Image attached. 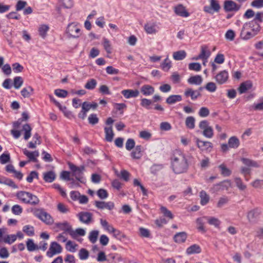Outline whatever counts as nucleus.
Segmentation results:
<instances>
[{"label": "nucleus", "instance_id": "nucleus-51", "mask_svg": "<svg viewBox=\"0 0 263 263\" xmlns=\"http://www.w3.org/2000/svg\"><path fill=\"white\" fill-rule=\"evenodd\" d=\"M10 161V156L9 153H4L0 156V163L2 164H6Z\"/></svg>", "mask_w": 263, "mask_h": 263}, {"label": "nucleus", "instance_id": "nucleus-26", "mask_svg": "<svg viewBox=\"0 0 263 263\" xmlns=\"http://www.w3.org/2000/svg\"><path fill=\"white\" fill-rule=\"evenodd\" d=\"M187 82L190 84L199 85L202 82V78L200 75L192 76L187 79Z\"/></svg>", "mask_w": 263, "mask_h": 263}, {"label": "nucleus", "instance_id": "nucleus-64", "mask_svg": "<svg viewBox=\"0 0 263 263\" xmlns=\"http://www.w3.org/2000/svg\"><path fill=\"white\" fill-rule=\"evenodd\" d=\"M203 135L208 138H211L213 136V129L212 127H209L206 129H204V130L202 132Z\"/></svg>", "mask_w": 263, "mask_h": 263}, {"label": "nucleus", "instance_id": "nucleus-11", "mask_svg": "<svg viewBox=\"0 0 263 263\" xmlns=\"http://www.w3.org/2000/svg\"><path fill=\"white\" fill-rule=\"evenodd\" d=\"M260 28L261 27L260 25H257V27H254L253 29H251L252 31H245V33L242 35L240 33V37L244 40L250 39L258 33V32L260 30Z\"/></svg>", "mask_w": 263, "mask_h": 263}, {"label": "nucleus", "instance_id": "nucleus-12", "mask_svg": "<svg viewBox=\"0 0 263 263\" xmlns=\"http://www.w3.org/2000/svg\"><path fill=\"white\" fill-rule=\"evenodd\" d=\"M211 55V52L208 49V48L206 46H202L201 47V52L198 55V57L196 58H193V60H198L199 59L205 61L208 60L209 57Z\"/></svg>", "mask_w": 263, "mask_h": 263}, {"label": "nucleus", "instance_id": "nucleus-55", "mask_svg": "<svg viewBox=\"0 0 263 263\" xmlns=\"http://www.w3.org/2000/svg\"><path fill=\"white\" fill-rule=\"evenodd\" d=\"M210 2V6L212 10L215 12H219L220 9V6L217 0H209Z\"/></svg>", "mask_w": 263, "mask_h": 263}, {"label": "nucleus", "instance_id": "nucleus-60", "mask_svg": "<svg viewBox=\"0 0 263 263\" xmlns=\"http://www.w3.org/2000/svg\"><path fill=\"white\" fill-rule=\"evenodd\" d=\"M234 180L236 186L240 190L243 191L246 189V185L243 183L242 181L240 178L236 177Z\"/></svg>", "mask_w": 263, "mask_h": 263}, {"label": "nucleus", "instance_id": "nucleus-61", "mask_svg": "<svg viewBox=\"0 0 263 263\" xmlns=\"http://www.w3.org/2000/svg\"><path fill=\"white\" fill-rule=\"evenodd\" d=\"M79 256L80 259L81 260L86 259L89 256V252L85 249H81L79 251Z\"/></svg>", "mask_w": 263, "mask_h": 263}, {"label": "nucleus", "instance_id": "nucleus-38", "mask_svg": "<svg viewBox=\"0 0 263 263\" xmlns=\"http://www.w3.org/2000/svg\"><path fill=\"white\" fill-rule=\"evenodd\" d=\"M97 106L98 104L96 102L90 103L87 102H84L82 104V108H83V109L88 111L90 109V108L95 109L97 107Z\"/></svg>", "mask_w": 263, "mask_h": 263}, {"label": "nucleus", "instance_id": "nucleus-32", "mask_svg": "<svg viewBox=\"0 0 263 263\" xmlns=\"http://www.w3.org/2000/svg\"><path fill=\"white\" fill-rule=\"evenodd\" d=\"M43 179L45 182H52L55 179V174L52 171H49L44 173Z\"/></svg>", "mask_w": 263, "mask_h": 263}, {"label": "nucleus", "instance_id": "nucleus-5", "mask_svg": "<svg viewBox=\"0 0 263 263\" xmlns=\"http://www.w3.org/2000/svg\"><path fill=\"white\" fill-rule=\"evenodd\" d=\"M231 186V181L229 180H224L219 183L214 184L211 189L212 193H216L223 190H228Z\"/></svg>", "mask_w": 263, "mask_h": 263}, {"label": "nucleus", "instance_id": "nucleus-13", "mask_svg": "<svg viewBox=\"0 0 263 263\" xmlns=\"http://www.w3.org/2000/svg\"><path fill=\"white\" fill-rule=\"evenodd\" d=\"M95 205L99 209H106L111 210L115 208V204L112 201L105 202L102 201H95Z\"/></svg>", "mask_w": 263, "mask_h": 263}, {"label": "nucleus", "instance_id": "nucleus-28", "mask_svg": "<svg viewBox=\"0 0 263 263\" xmlns=\"http://www.w3.org/2000/svg\"><path fill=\"white\" fill-rule=\"evenodd\" d=\"M240 144L239 140L236 136H233L229 138L228 145L230 148H237Z\"/></svg>", "mask_w": 263, "mask_h": 263}, {"label": "nucleus", "instance_id": "nucleus-16", "mask_svg": "<svg viewBox=\"0 0 263 263\" xmlns=\"http://www.w3.org/2000/svg\"><path fill=\"white\" fill-rule=\"evenodd\" d=\"M184 94L186 98L190 97L192 100H195L199 97L201 96V93L199 90H194L190 88H187L185 90Z\"/></svg>", "mask_w": 263, "mask_h": 263}, {"label": "nucleus", "instance_id": "nucleus-62", "mask_svg": "<svg viewBox=\"0 0 263 263\" xmlns=\"http://www.w3.org/2000/svg\"><path fill=\"white\" fill-rule=\"evenodd\" d=\"M39 179V173L36 171H32L26 178V180L29 183H31L33 179Z\"/></svg>", "mask_w": 263, "mask_h": 263}, {"label": "nucleus", "instance_id": "nucleus-39", "mask_svg": "<svg viewBox=\"0 0 263 263\" xmlns=\"http://www.w3.org/2000/svg\"><path fill=\"white\" fill-rule=\"evenodd\" d=\"M219 168L221 171V174L224 176L228 177L231 175L232 172L231 171L227 168L224 164H221L218 166Z\"/></svg>", "mask_w": 263, "mask_h": 263}, {"label": "nucleus", "instance_id": "nucleus-10", "mask_svg": "<svg viewBox=\"0 0 263 263\" xmlns=\"http://www.w3.org/2000/svg\"><path fill=\"white\" fill-rule=\"evenodd\" d=\"M79 220L83 223L89 224L92 220V215L87 212H81L77 214Z\"/></svg>", "mask_w": 263, "mask_h": 263}, {"label": "nucleus", "instance_id": "nucleus-3", "mask_svg": "<svg viewBox=\"0 0 263 263\" xmlns=\"http://www.w3.org/2000/svg\"><path fill=\"white\" fill-rule=\"evenodd\" d=\"M68 164L73 173V175L75 176L76 179L80 183H85L86 179L82 176L83 172L85 170L84 165L77 166L71 162H69Z\"/></svg>", "mask_w": 263, "mask_h": 263}, {"label": "nucleus", "instance_id": "nucleus-30", "mask_svg": "<svg viewBox=\"0 0 263 263\" xmlns=\"http://www.w3.org/2000/svg\"><path fill=\"white\" fill-rule=\"evenodd\" d=\"M104 131L105 134V140L108 142H111L114 136L112 126L105 127L104 128Z\"/></svg>", "mask_w": 263, "mask_h": 263}, {"label": "nucleus", "instance_id": "nucleus-41", "mask_svg": "<svg viewBox=\"0 0 263 263\" xmlns=\"http://www.w3.org/2000/svg\"><path fill=\"white\" fill-rule=\"evenodd\" d=\"M24 82L23 79L20 76H16L13 79V86L14 87L18 89H19L23 85Z\"/></svg>", "mask_w": 263, "mask_h": 263}, {"label": "nucleus", "instance_id": "nucleus-58", "mask_svg": "<svg viewBox=\"0 0 263 263\" xmlns=\"http://www.w3.org/2000/svg\"><path fill=\"white\" fill-rule=\"evenodd\" d=\"M152 104V101L146 98H143L141 100L140 105L147 109L151 108L150 105Z\"/></svg>", "mask_w": 263, "mask_h": 263}, {"label": "nucleus", "instance_id": "nucleus-6", "mask_svg": "<svg viewBox=\"0 0 263 263\" xmlns=\"http://www.w3.org/2000/svg\"><path fill=\"white\" fill-rule=\"evenodd\" d=\"M62 251V247L60 245L55 241L52 242L50 244L49 249L46 253V255L49 257H52L53 255L60 254Z\"/></svg>", "mask_w": 263, "mask_h": 263}, {"label": "nucleus", "instance_id": "nucleus-42", "mask_svg": "<svg viewBox=\"0 0 263 263\" xmlns=\"http://www.w3.org/2000/svg\"><path fill=\"white\" fill-rule=\"evenodd\" d=\"M97 84V81L94 79H91L87 81L84 87L87 89L93 90L96 87Z\"/></svg>", "mask_w": 263, "mask_h": 263}, {"label": "nucleus", "instance_id": "nucleus-4", "mask_svg": "<svg viewBox=\"0 0 263 263\" xmlns=\"http://www.w3.org/2000/svg\"><path fill=\"white\" fill-rule=\"evenodd\" d=\"M66 33L71 37L78 38L81 35V30L78 25L71 23L67 27Z\"/></svg>", "mask_w": 263, "mask_h": 263}, {"label": "nucleus", "instance_id": "nucleus-18", "mask_svg": "<svg viewBox=\"0 0 263 263\" xmlns=\"http://www.w3.org/2000/svg\"><path fill=\"white\" fill-rule=\"evenodd\" d=\"M175 13L182 17H187L189 16V12L185 10V8L181 4H179L174 8Z\"/></svg>", "mask_w": 263, "mask_h": 263}, {"label": "nucleus", "instance_id": "nucleus-34", "mask_svg": "<svg viewBox=\"0 0 263 263\" xmlns=\"http://www.w3.org/2000/svg\"><path fill=\"white\" fill-rule=\"evenodd\" d=\"M186 56V53L184 50H179L174 52L173 54V58L177 61L183 60Z\"/></svg>", "mask_w": 263, "mask_h": 263}, {"label": "nucleus", "instance_id": "nucleus-54", "mask_svg": "<svg viewBox=\"0 0 263 263\" xmlns=\"http://www.w3.org/2000/svg\"><path fill=\"white\" fill-rule=\"evenodd\" d=\"M49 27L46 25H41L39 28V32L40 36L43 38H44L46 35L47 32L49 30Z\"/></svg>", "mask_w": 263, "mask_h": 263}, {"label": "nucleus", "instance_id": "nucleus-17", "mask_svg": "<svg viewBox=\"0 0 263 263\" xmlns=\"http://www.w3.org/2000/svg\"><path fill=\"white\" fill-rule=\"evenodd\" d=\"M23 153L29 158V161H32L33 162H37L38 160L36 157L39 156V153L37 151L30 152L27 149L25 148L23 150Z\"/></svg>", "mask_w": 263, "mask_h": 263}, {"label": "nucleus", "instance_id": "nucleus-20", "mask_svg": "<svg viewBox=\"0 0 263 263\" xmlns=\"http://www.w3.org/2000/svg\"><path fill=\"white\" fill-rule=\"evenodd\" d=\"M142 149L143 147L141 145H137L130 153L132 158L134 159H140L142 156Z\"/></svg>", "mask_w": 263, "mask_h": 263}, {"label": "nucleus", "instance_id": "nucleus-56", "mask_svg": "<svg viewBox=\"0 0 263 263\" xmlns=\"http://www.w3.org/2000/svg\"><path fill=\"white\" fill-rule=\"evenodd\" d=\"M189 69L190 70L199 71L201 69V66L199 63H191L189 64Z\"/></svg>", "mask_w": 263, "mask_h": 263}, {"label": "nucleus", "instance_id": "nucleus-25", "mask_svg": "<svg viewBox=\"0 0 263 263\" xmlns=\"http://www.w3.org/2000/svg\"><path fill=\"white\" fill-rule=\"evenodd\" d=\"M260 214L257 209H253L248 213L247 217L250 222H254Z\"/></svg>", "mask_w": 263, "mask_h": 263}, {"label": "nucleus", "instance_id": "nucleus-59", "mask_svg": "<svg viewBox=\"0 0 263 263\" xmlns=\"http://www.w3.org/2000/svg\"><path fill=\"white\" fill-rule=\"evenodd\" d=\"M97 194L98 197L101 199H105L108 196V194L107 191L105 189H100L98 190Z\"/></svg>", "mask_w": 263, "mask_h": 263}, {"label": "nucleus", "instance_id": "nucleus-37", "mask_svg": "<svg viewBox=\"0 0 263 263\" xmlns=\"http://www.w3.org/2000/svg\"><path fill=\"white\" fill-rule=\"evenodd\" d=\"M32 128L29 124H25L23 126V130L25 132L24 133V139L27 140L31 135V132Z\"/></svg>", "mask_w": 263, "mask_h": 263}, {"label": "nucleus", "instance_id": "nucleus-63", "mask_svg": "<svg viewBox=\"0 0 263 263\" xmlns=\"http://www.w3.org/2000/svg\"><path fill=\"white\" fill-rule=\"evenodd\" d=\"M58 211L63 214H65L69 211L68 206L62 203H59L57 205Z\"/></svg>", "mask_w": 263, "mask_h": 263}, {"label": "nucleus", "instance_id": "nucleus-36", "mask_svg": "<svg viewBox=\"0 0 263 263\" xmlns=\"http://www.w3.org/2000/svg\"><path fill=\"white\" fill-rule=\"evenodd\" d=\"M23 231L28 236H32L34 235V227L31 225L24 226Z\"/></svg>", "mask_w": 263, "mask_h": 263}, {"label": "nucleus", "instance_id": "nucleus-14", "mask_svg": "<svg viewBox=\"0 0 263 263\" xmlns=\"http://www.w3.org/2000/svg\"><path fill=\"white\" fill-rule=\"evenodd\" d=\"M68 233L73 238L76 239L78 236H83L85 235L86 232L82 228H78L75 231L72 228H69L66 230Z\"/></svg>", "mask_w": 263, "mask_h": 263}, {"label": "nucleus", "instance_id": "nucleus-43", "mask_svg": "<svg viewBox=\"0 0 263 263\" xmlns=\"http://www.w3.org/2000/svg\"><path fill=\"white\" fill-rule=\"evenodd\" d=\"M28 196V200H29V202H27V204H30L33 205H35L39 204L40 200L36 196L30 193V195Z\"/></svg>", "mask_w": 263, "mask_h": 263}, {"label": "nucleus", "instance_id": "nucleus-33", "mask_svg": "<svg viewBox=\"0 0 263 263\" xmlns=\"http://www.w3.org/2000/svg\"><path fill=\"white\" fill-rule=\"evenodd\" d=\"M34 90L33 88L30 86L24 87L22 89L21 91L22 96L24 98H29L30 96L33 93Z\"/></svg>", "mask_w": 263, "mask_h": 263}, {"label": "nucleus", "instance_id": "nucleus-27", "mask_svg": "<svg viewBox=\"0 0 263 263\" xmlns=\"http://www.w3.org/2000/svg\"><path fill=\"white\" fill-rule=\"evenodd\" d=\"M201 251V249L200 246L198 245L194 244L187 248L186 253L188 255H191L193 254L200 253Z\"/></svg>", "mask_w": 263, "mask_h": 263}, {"label": "nucleus", "instance_id": "nucleus-15", "mask_svg": "<svg viewBox=\"0 0 263 263\" xmlns=\"http://www.w3.org/2000/svg\"><path fill=\"white\" fill-rule=\"evenodd\" d=\"M121 94L126 99L136 98L139 95V91L138 89H124L121 91Z\"/></svg>", "mask_w": 263, "mask_h": 263}, {"label": "nucleus", "instance_id": "nucleus-19", "mask_svg": "<svg viewBox=\"0 0 263 263\" xmlns=\"http://www.w3.org/2000/svg\"><path fill=\"white\" fill-rule=\"evenodd\" d=\"M141 92L145 96H148L154 93L155 89L151 85L146 84L140 88Z\"/></svg>", "mask_w": 263, "mask_h": 263}, {"label": "nucleus", "instance_id": "nucleus-8", "mask_svg": "<svg viewBox=\"0 0 263 263\" xmlns=\"http://www.w3.org/2000/svg\"><path fill=\"white\" fill-rule=\"evenodd\" d=\"M196 143L197 147L201 151H206L210 152L213 148V144L209 141H204L197 138Z\"/></svg>", "mask_w": 263, "mask_h": 263}, {"label": "nucleus", "instance_id": "nucleus-44", "mask_svg": "<svg viewBox=\"0 0 263 263\" xmlns=\"http://www.w3.org/2000/svg\"><path fill=\"white\" fill-rule=\"evenodd\" d=\"M99 233L98 230H93L89 233L88 239L91 243H95L97 241Z\"/></svg>", "mask_w": 263, "mask_h": 263}, {"label": "nucleus", "instance_id": "nucleus-45", "mask_svg": "<svg viewBox=\"0 0 263 263\" xmlns=\"http://www.w3.org/2000/svg\"><path fill=\"white\" fill-rule=\"evenodd\" d=\"M254 22L250 21L249 22H247L245 23L243 25V27L241 30V34H244L245 33V30H248L249 29H253L254 27H257V25H254L253 24Z\"/></svg>", "mask_w": 263, "mask_h": 263}, {"label": "nucleus", "instance_id": "nucleus-24", "mask_svg": "<svg viewBox=\"0 0 263 263\" xmlns=\"http://www.w3.org/2000/svg\"><path fill=\"white\" fill-rule=\"evenodd\" d=\"M182 100V96L179 95H172L166 99V103L168 104H173Z\"/></svg>", "mask_w": 263, "mask_h": 263}, {"label": "nucleus", "instance_id": "nucleus-23", "mask_svg": "<svg viewBox=\"0 0 263 263\" xmlns=\"http://www.w3.org/2000/svg\"><path fill=\"white\" fill-rule=\"evenodd\" d=\"M252 87V84L250 81H246L240 85L238 88V91L240 94H242L245 93L247 90L250 89Z\"/></svg>", "mask_w": 263, "mask_h": 263}, {"label": "nucleus", "instance_id": "nucleus-22", "mask_svg": "<svg viewBox=\"0 0 263 263\" xmlns=\"http://www.w3.org/2000/svg\"><path fill=\"white\" fill-rule=\"evenodd\" d=\"M29 195L30 192L26 191H19L16 193V196L22 202L27 203V202H29V200H28L29 197L28 196H29Z\"/></svg>", "mask_w": 263, "mask_h": 263}, {"label": "nucleus", "instance_id": "nucleus-52", "mask_svg": "<svg viewBox=\"0 0 263 263\" xmlns=\"http://www.w3.org/2000/svg\"><path fill=\"white\" fill-rule=\"evenodd\" d=\"M99 118L96 114H90L88 118L89 123L92 125L97 124L99 122Z\"/></svg>", "mask_w": 263, "mask_h": 263}, {"label": "nucleus", "instance_id": "nucleus-48", "mask_svg": "<svg viewBox=\"0 0 263 263\" xmlns=\"http://www.w3.org/2000/svg\"><path fill=\"white\" fill-rule=\"evenodd\" d=\"M195 118L193 117H187L185 120V125L190 129H193L195 127Z\"/></svg>", "mask_w": 263, "mask_h": 263}, {"label": "nucleus", "instance_id": "nucleus-46", "mask_svg": "<svg viewBox=\"0 0 263 263\" xmlns=\"http://www.w3.org/2000/svg\"><path fill=\"white\" fill-rule=\"evenodd\" d=\"M205 219L208 220V223L210 225L214 226L216 228L218 227L220 224V220L215 217H205Z\"/></svg>", "mask_w": 263, "mask_h": 263}, {"label": "nucleus", "instance_id": "nucleus-57", "mask_svg": "<svg viewBox=\"0 0 263 263\" xmlns=\"http://www.w3.org/2000/svg\"><path fill=\"white\" fill-rule=\"evenodd\" d=\"M77 245L73 243L71 240H68L66 244V249L69 252H74L76 251V247Z\"/></svg>", "mask_w": 263, "mask_h": 263}, {"label": "nucleus", "instance_id": "nucleus-40", "mask_svg": "<svg viewBox=\"0 0 263 263\" xmlns=\"http://www.w3.org/2000/svg\"><path fill=\"white\" fill-rule=\"evenodd\" d=\"M26 246L27 250L30 252L39 249V246L35 245L31 239H28Z\"/></svg>", "mask_w": 263, "mask_h": 263}, {"label": "nucleus", "instance_id": "nucleus-49", "mask_svg": "<svg viewBox=\"0 0 263 263\" xmlns=\"http://www.w3.org/2000/svg\"><path fill=\"white\" fill-rule=\"evenodd\" d=\"M163 168V164H154L150 168L151 173L154 175H156L159 171Z\"/></svg>", "mask_w": 263, "mask_h": 263}, {"label": "nucleus", "instance_id": "nucleus-31", "mask_svg": "<svg viewBox=\"0 0 263 263\" xmlns=\"http://www.w3.org/2000/svg\"><path fill=\"white\" fill-rule=\"evenodd\" d=\"M241 161L243 164L248 167H259V165L256 161L249 159L248 158H242L241 159Z\"/></svg>", "mask_w": 263, "mask_h": 263}, {"label": "nucleus", "instance_id": "nucleus-9", "mask_svg": "<svg viewBox=\"0 0 263 263\" xmlns=\"http://www.w3.org/2000/svg\"><path fill=\"white\" fill-rule=\"evenodd\" d=\"M215 79L218 84H223L229 79V73L226 70H222L215 76Z\"/></svg>", "mask_w": 263, "mask_h": 263}, {"label": "nucleus", "instance_id": "nucleus-50", "mask_svg": "<svg viewBox=\"0 0 263 263\" xmlns=\"http://www.w3.org/2000/svg\"><path fill=\"white\" fill-rule=\"evenodd\" d=\"M161 68L164 71H168L171 67V62L166 58L161 64Z\"/></svg>", "mask_w": 263, "mask_h": 263}, {"label": "nucleus", "instance_id": "nucleus-1", "mask_svg": "<svg viewBox=\"0 0 263 263\" xmlns=\"http://www.w3.org/2000/svg\"><path fill=\"white\" fill-rule=\"evenodd\" d=\"M171 165L173 172L176 174L186 173L189 166L186 155L180 150L174 152L171 158Z\"/></svg>", "mask_w": 263, "mask_h": 263}, {"label": "nucleus", "instance_id": "nucleus-29", "mask_svg": "<svg viewBox=\"0 0 263 263\" xmlns=\"http://www.w3.org/2000/svg\"><path fill=\"white\" fill-rule=\"evenodd\" d=\"M204 219H205V217L198 218L196 221L197 230L202 233H204L206 232V230L204 227L205 223L204 221Z\"/></svg>", "mask_w": 263, "mask_h": 263}, {"label": "nucleus", "instance_id": "nucleus-53", "mask_svg": "<svg viewBox=\"0 0 263 263\" xmlns=\"http://www.w3.org/2000/svg\"><path fill=\"white\" fill-rule=\"evenodd\" d=\"M204 88L210 92H215L217 89L216 84L212 82H208Z\"/></svg>", "mask_w": 263, "mask_h": 263}, {"label": "nucleus", "instance_id": "nucleus-7", "mask_svg": "<svg viewBox=\"0 0 263 263\" xmlns=\"http://www.w3.org/2000/svg\"><path fill=\"white\" fill-rule=\"evenodd\" d=\"M241 8V5L237 4L232 0H227L224 2L223 9L226 12H237Z\"/></svg>", "mask_w": 263, "mask_h": 263}, {"label": "nucleus", "instance_id": "nucleus-35", "mask_svg": "<svg viewBox=\"0 0 263 263\" xmlns=\"http://www.w3.org/2000/svg\"><path fill=\"white\" fill-rule=\"evenodd\" d=\"M200 204L202 205H206L209 201V196L206 194L205 191L202 190L200 192Z\"/></svg>", "mask_w": 263, "mask_h": 263}, {"label": "nucleus", "instance_id": "nucleus-21", "mask_svg": "<svg viewBox=\"0 0 263 263\" xmlns=\"http://www.w3.org/2000/svg\"><path fill=\"white\" fill-rule=\"evenodd\" d=\"M187 235L184 232H179L176 234L174 237V241L179 243H183L187 238Z\"/></svg>", "mask_w": 263, "mask_h": 263}, {"label": "nucleus", "instance_id": "nucleus-2", "mask_svg": "<svg viewBox=\"0 0 263 263\" xmlns=\"http://www.w3.org/2000/svg\"><path fill=\"white\" fill-rule=\"evenodd\" d=\"M31 211L35 216L46 224L50 225L53 223V219L49 214L45 212L43 209H34Z\"/></svg>", "mask_w": 263, "mask_h": 263}, {"label": "nucleus", "instance_id": "nucleus-47", "mask_svg": "<svg viewBox=\"0 0 263 263\" xmlns=\"http://www.w3.org/2000/svg\"><path fill=\"white\" fill-rule=\"evenodd\" d=\"M144 29L146 32L148 34H152L156 33V25L154 24L147 23L145 25Z\"/></svg>", "mask_w": 263, "mask_h": 263}]
</instances>
